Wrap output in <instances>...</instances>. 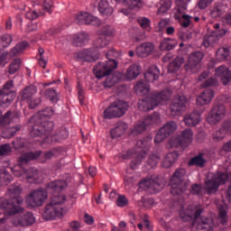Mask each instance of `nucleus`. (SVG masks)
I'll return each instance as SVG.
<instances>
[{"instance_id": "obj_1", "label": "nucleus", "mask_w": 231, "mask_h": 231, "mask_svg": "<svg viewBox=\"0 0 231 231\" xmlns=\"http://www.w3.org/2000/svg\"><path fill=\"white\" fill-rule=\"evenodd\" d=\"M42 152H31L23 153L17 159V165L11 168L14 176L19 178L21 181H27V183H41L42 181V174L35 168L27 170L24 165H28L29 162L37 160Z\"/></svg>"}, {"instance_id": "obj_2", "label": "nucleus", "mask_w": 231, "mask_h": 231, "mask_svg": "<svg viewBox=\"0 0 231 231\" xmlns=\"http://www.w3.org/2000/svg\"><path fill=\"white\" fill-rule=\"evenodd\" d=\"M203 214L202 206H189L187 210L183 208L180 211V217L182 221H192L191 231H214V222L208 218L199 216Z\"/></svg>"}, {"instance_id": "obj_3", "label": "nucleus", "mask_w": 231, "mask_h": 231, "mask_svg": "<svg viewBox=\"0 0 231 231\" xmlns=\"http://www.w3.org/2000/svg\"><path fill=\"white\" fill-rule=\"evenodd\" d=\"M228 180V174L224 172L208 173L205 180V187L200 184H193L190 192L199 198H203L207 194H216L220 185H225Z\"/></svg>"}, {"instance_id": "obj_4", "label": "nucleus", "mask_w": 231, "mask_h": 231, "mask_svg": "<svg viewBox=\"0 0 231 231\" xmlns=\"http://www.w3.org/2000/svg\"><path fill=\"white\" fill-rule=\"evenodd\" d=\"M23 192V188L21 186H11L7 190V196L11 198L10 199H4L0 202L1 210H5L9 216H14V214H19L23 212L21 205L24 201L21 193Z\"/></svg>"}, {"instance_id": "obj_5", "label": "nucleus", "mask_w": 231, "mask_h": 231, "mask_svg": "<svg viewBox=\"0 0 231 231\" xmlns=\"http://www.w3.org/2000/svg\"><path fill=\"white\" fill-rule=\"evenodd\" d=\"M55 115L53 107L49 106L44 110L38 112L29 121L30 124V134L32 138L37 136H42V131L48 129V118H51Z\"/></svg>"}, {"instance_id": "obj_6", "label": "nucleus", "mask_w": 231, "mask_h": 231, "mask_svg": "<svg viewBox=\"0 0 231 231\" xmlns=\"http://www.w3.org/2000/svg\"><path fill=\"white\" fill-rule=\"evenodd\" d=\"M172 91L171 89H164L162 91H155L150 97L138 101V107L140 111H152L158 106H162L171 100Z\"/></svg>"}, {"instance_id": "obj_7", "label": "nucleus", "mask_w": 231, "mask_h": 231, "mask_svg": "<svg viewBox=\"0 0 231 231\" xmlns=\"http://www.w3.org/2000/svg\"><path fill=\"white\" fill-rule=\"evenodd\" d=\"M68 201L66 195H54L51 199V202L46 205L42 214L43 218L47 221L53 220L56 217L64 216V203Z\"/></svg>"}, {"instance_id": "obj_8", "label": "nucleus", "mask_w": 231, "mask_h": 231, "mask_svg": "<svg viewBox=\"0 0 231 231\" xmlns=\"http://www.w3.org/2000/svg\"><path fill=\"white\" fill-rule=\"evenodd\" d=\"M106 60L99 61L94 67L93 71L97 79H103V77H107L109 73H111L114 69H116V68H118V61L115 60L116 59V57H118V52L116 50H110L106 54Z\"/></svg>"}, {"instance_id": "obj_9", "label": "nucleus", "mask_w": 231, "mask_h": 231, "mask_svg": "<svg viewBox=\"0 0 231 231\" xmlns=\"http://www.w3.org/2000/svg\"><path fill=\"white\" fill-rule=\"evenodd\" d=\"M187 171L185 169H178L175 171L170 180L171 194L173 196H180L187 190V181H185V175Z\"/></svg>"}, {"instance_id": "obj_10", "label": "nucleus", "mask_w": 231, "mask_h": 231, "mask_svg": "<svg viewBox=\"0 0 231 231\" xmlns=\"http://www.w3.org/2000/svg\"><path fill=\"white\" fill-rule=\"evenodd\" d=\"M160 122V114L158 112H154L143 119L139 120L137 124L134 125L132 134H142V133H144V131H147L149 128L157 125Z\"/></svg>"}, {"instance_id": "obj_11", "label": "nucleus", "mask_w": 231, "mask_h": 231, "mask_svg": "<svg viewBox=\"0 0 231 231\" xmlns=\"http://www.w3.org/2000/svg\"><path fill=\"white\" fill-rule=\"evenodd\" d=\"M129 107V104L125 101L117 100L113 102L103 113L104 118L111 120L113 118H120L125 115V111Z\"/></svg>"}, {"instance_id": "obj_12", "label": "nucleus", "mask_w": 231, "mask_h": 231, "mask_svg": "<svg viewBox=\"0 0 231 231\" xmlns=\"http://www.w3.org/2000/svg\"><path fill=\"white\" fill-rule=\"evenodd\" d=\"M48 127L45 128V130L42 131V135L40 136H44L43 137V143H51L53 142H62V140H66L68 138L69 134L68 130L63 129L59 133H53V127H55V125L53 122H49L45 123Z\"/></svg>"}, {"instance_id": "obj_13", "label": "nucleus", "mask_w": 231, "mask_h": 231, "mask_svg": "<svg viewBox=\"0 0 231 231\" xmlns=\"http://www.w3.org/2000/svg\"><path fill=\"white\" fill-rule=\"evenodd\" d=\"M46 199H48V190L44 189H33L25 198V202L29 208H35V207H42Z\"/></svg>"}, {"instance_id": "obj_14", "label": "nucleus", "mask_w": 231, "mask_h": 231, "mask_svg": "<svg viewBox=\"0 0 231 231\" xmlns=\"http://www.w3.org/2000/svg\"><path fill=\"white\" fill-rule=\"evenodd\" d=\"M137 147L139 150H129L125 154L123 155L124 160H129V158H135L134 161H132L130 163V167L133 171L136 170V168L142 163L143 158H145V151H143V141L137 142Z\"/></svg>"}, {"instance_id": "obj_15", "label": "nucleus", "mask_w": 231, "mask_h": 231, "mask_svg": "<svg viewBox=\"0 0 231 231\" xmlns=\"http://www.w3.org/2000/svg\"><path fill=\"white\" fill-rule=\"evenodd\" d=\"M12 88H14V81L9 80L4 85L3 89L0 90V97H2V100H0V106L8 107L13 100H15L16 94L15 92L12 91Z\"/></svg>"}, {"instance_id": "obj_16", "label": "nucleus", "mask_w": 231, "mask_h": 231, "mask_svg": "<svg viewBox=\"0 0 231 231\" xmlns=\"http://www.w3.org/2000/svg\"><path fill=\"white\" fill-rule=\"evenodd\" d=\"M226 115V107L223 105H217L209 111L207 116V122L209 123L210 125H216L225 118Z\"/></svg>"}, {"instance_id": "obj_17", "label": "nucleus", "mask_w": 231, "mask_h": 231, "mask_svg": "<svg viewBox=\"0 0 231 231\" xmlns=\"http://www.w3.org/2000/svg\"><path fill=\"white\" fill-rule=\"evenodd\" d=\"M205 55L201 51H196L190 54L188 63L185 65V69L188 73H198L201 65L200 62L203 60Z\"/></svg>"}, {"instance_id": "obj_18", "label": "nucleus", "mask_w": 231, "mask_h": 231, "mask_svg": "<svg viewBox=\"0 0 231 231\" xmlns=\"http://www.w3.org/2000/svg\"><path fill=\"white\" fill-rule=\"evenodd\" d=\"M185 107H187V97L183 94L175 96L170 106L171 116H178Z\"/></svg>"}, {"instance_id": "obj_19", "label": "nucleus", "mask_w": 231, "mask_h": 231, "mask_svg": "<svg viewBox=\"0 0 231 231\" xmlns=\"http://www.w3.org/2000/svg\"><path fill=\"white\" fill-rule=\"evenodd\" d=\"M100 35L101 37L97 38L93 43L96 50H102V48H106V46L109 44V42L107 39H106V37H113V35H115V29L109 25H106L101 29Z\"/></svg>"}, {"instance_id": "obj_20", "label": "nucleus", "mask_w": 231, "mask_h": 231, "mask_svg": "<svg viewBox=\"0 0 231 231\" xmlns=\"http://www.w3.org/2000/svg\"><path fill=\"white\" fill-rule=\"evenodd\" d=\"M139 189L152 190V192H160L163 189V184L160 182V178L151 177L139 182Z\"/></svg>"}, {"instance_id": "obj_21", "label": "nucleus", "mask_w": 231, "mask_h": 231, "mask_svg": "<svg viewBox=\"0 0 231 231\" xmlns=\"http://www.w3.org/2000/svg\"><path fill=\"white\" fill-rule=\"evenodd\" d=\"M75 23L77 24H92V26H100V19L93 16L88 12H79L76 14Z\"/></svg>"}, {"instance_id": "obj_22", "label": "nucleus", "mask_w": 231, "mask_h": 231, "mask_svg": "<svg viewBox=\"0 0 231 231\" xmlns=\"http://www.w3.org/2000/svg\"><path fill=\"white\" fill-rule=\"evenodd\" d=\"M99 57L100 55L95 49H84L76 54L77 60H84L85 62H93Z\"/></svg>"}, {"instance_id": "obj_23", "label": "nucleus", "mask_w": 231, "mask_h": 231, "mask_svg": "<svg viewBox=\"0 0 231 231\" xmlns=\"http://www.w3.org/2000/svg\"><path fill=\"white\" fill-rule=\"evenodd\" d=\"M215 75L220 79L223 86H228L231 82V70L225 65H220L215 69Z\"/></svg>"}, {"instance_id": "obj_24", "label": "nucleus", "mask_w": 231, "mask_h": 231, "mask_svg": "<svg viewBox=\"0 0 231 231\" xmlns=\"http://www.w3.org/2000/svg\"><path fill=\"white\" fill-rule=\"evenodd\" d=\"M214 97H216V92L213 89H205L197 97V106H208V104L212 102V98H214Z\"/></svg>"}, {"instance_id": "obj_25", "label": "nucleus", "mask_w": 231, "mask_h": 231, "mask_svg": "<svg viewBox=\"0 0 231 231\" xmlns=\"http://www.w3.org/2000/svg\"><path fill=\"white\" fill-rule=\"evenodd\" d=\"M35 223V217L32 212H27L23 217H17L13 220V225L14 226H30Z\"/></svg>"}, {"instance_id": "obj_26", "label": "nucleus", "mask_w": 231, "mask_h": 231, "mask_svg": "<svg viewBox=\"0 0 231 231\" xmlns=\"http://www.w3.org/2000/svg\"><path fill=\"white\" fill-rule=\"evenodd\" d=\"M20 117L21 113L7 111L2 117H0V127H6V125H10L12 122L19 120Z\"/></svg>"}, {"instance_id": "obj_27", "label": "nucleus", "mask_w": 231, "mask_h": 231, "mask_svg": "<svg viewBox=\"0 0 231 231\" xmlns=\"http://www.w3.org/2000/svg\"><path fill=\"white\" fill-rule=\"evenodd\" d=\"M129 126L127 125V124L120 121L117 122L116 124L115 128H113L110 131V136L113 140H115V138H120V136H124V134H125V131H127V128Z\"/></svg>"}, {"instance_id": "obj_28", "label": "nucleus", "mask_w": 231, "mask_h": 231, "mask_svg": "<svg viewBox=\"0 0 231 231\" xmlns=\"http://www.w3.org/2000/svg\"><path fill=\"white\" fill-rule=\"evenodd\" d=\"M183 122L188 127H196L199 122H201V114L192 112L184 116Z\"/></svg>"}, {"instance_id": "obj_29", "label": "nucleus", "mask_w": 231, "mask_h": 231, "mask_svg": "<svg viewBox=\"0 0 231 231\" xmlns=\"http://www.w3.org/2000/svg\"><path fill=\"white\" fill-rule=\"evenodd\" d=\"M105 82H103L104 88H113L116 84V82H120V80H124V73L122 72H115L113 75L111 73L107 74Z\"/></svg>"}, {"instance_id": "obj_30", "label": "nucleus", "mask_w": 231, "mask_h": 231, "mask_svg": "<svg viewBox=\"0 0 231 231\" xmlns=\"http://www.w3.org/2000/svg\"><path fill=\"white\" fill-rule=\"evenodd\" d=\"M226 134L231 136V121H226L222 128L213 134V138L214 140H223Z\"/></svg>"}, {"instance_id": "obj_31", "label": "nucleus", "mask_w": 231, "mask_h": 231, "mask_svg": "<svg viewBox=\"0 0 231 231\" xmlns=\"http://www.w3.org/2000/svg\"><path fill=\"white\" fill-rule=\"evenodd\" d=\"M129 9H121L119 12L124 15L129 16L130 10H142L143 8V1L142 0H128L126 5Z\"/></svg>"}, {"instance_id": "obj_32", "label": "nucleus", "mask_w": 231, "mask_h": 231, "mask_svg": "<svg viewBox=\"0 0 231 231\" xmlns=\"http://www.w3.org/2000/svg\"><path fill=\"white\" fill-rule=\"evenodd\" d=\"M185 64V58L177 56L168 66V73H178Z\"/></svg>"}, {"instance_id": "obj_33", "label": "nucleus", "mask_w": 231, "mask_h": 231, "mask_svg": "<svg viewBox=\"0 0 231 231\" xmlns=\"http://www.w3.org/2000/svg\"><path fill=\"white\" fill-rule=\"evenodd\" d=\"M140 69H142L140 65L138 64L131 65L127 69L125 75L123 74V80H134V79H136V77L140 75Z\"/></svg>"}, {"instance_id": "obj_34", "label": "nucleus", "mask_w": 231, "mask_h": 231, "mask_svg": "<svg viewBox=\"0 0 231 231\" xmlns=\"http://www.w3.org/2000/svg\"><path fill=\"white\" fill-rule=\"evenodd\" d=\"M152 51H154V45L151 42L143 43L136 49V54L139 57H148Z\"/></svg>"}, {"instance_id": "obj_35", "label": "nucleus", "mask_w": 231, "mask_h": 231, "mask_svg": "<svg viewBox=\"0 0 231 231\" xmlns=\"http://www.w3.org/2000/svg\"><path fill=\"white\" fill-rule=\"evenodd\" d=\"M66 187H68L66 180H54L48 184L47 190L48 192H60Z\"/></svg>"}, {"instance_id": "obj_36", "label": "nucleus", "mask_w": 231, "mask_h": 231, "mask_svg": "<svg viewBox=\"0 0 231 231\" xmlns=\"http://www.w3.org/2000/svg\"><path fill=\"white\" fill-rule=\"evenodd\" d=\"M144 79L147 82H154L160 79V69L156 66H151L144 74Z\"/></svg>"}, {"instance_id": "obj_37", "label": "nucleus", "mask_w": 231, "mask_h": 231, "mask_svg": "<svg viewBox=\"0 0 231 231\" xmlns=\"http://www.w3.org/2000/svg\"><path fill=\"white\" fill-rule=\"evenodd\" d=\"M179 136L183 143V147H189L192 143V140H194V133L189 128L183 130Z\"/></svg>"}, {"instance_id": "obj_38", "label": "nucleus", "mask_w": 231, "mask_h": 231, "mask_svg": "<svg viewBox=\"0 0 231 231\" xmlns=\"http://www.w3.org/2000/svg\"><path fill=\"white\" fill-rule=\"evenodd\" d=\"M176 160H178L177 152H169L165 155V157L162 162V167H164V169H169L172 165H174V162H176Z\"/></svg>"}, {"instance_id": "obj_39", "label": "nucleus", "mask_w": 231, "mask_h": 231, "mask_svg": "<svg viewBox=\"0 0 231 231\" xmlns=\"http://www.w3.org/2000/svg\"><path fill=\"white\" fill-rule=\"evenodd\" d=\"M176 40L171 38H164L160 43V50L162 51L174 50V48H176Z\"/></svg>"}, {"instance_id": "obj_40", "label": "nucleus", "mask_w": 231, "mask_h": 231, "mask_svg": "<svg viewBox=\"0 0 231 231\" xmlns=\"http://www.w3.org/2000/svg\"><path fill=\"white\" fill-rule=\"evenodd\" d=\"M89 41V35L86 32H79L73 37L74 46H84Z\"/></svg>"}, {"instance_id": "obj_41", "label": "nucleus", "mask_w": 231, "mask_h": 231, "mask_svg": "<svg viewBox=\"0 0 231 231\" xmlns=\"http://www.w3.org/2000/svg\"><path fill=\"white\" fill-rule=\"evenodd\" d=\"M192 0H176L175 5L177 6V12L175 14V19H180V14H183L187 10L189 3Z\"/></svg>"}, {"instance_id": "obj_42", "label": "nucleus", "mask_w": 231, "mask_h": 231, "mask_svg": "<svg viewBox=\"0 0 231 231\" xmlns=\"http://www.w3.org/2000/svg\"><path fill=\"white\" fill-rule=\"evenodd\" d=\"M205 163H207V160H205V158H203L202 154H199L195 157H192L189 162L188 165L189 167L195 166V167H205Z\"/></svg>"}, {"instance_id": "obj_43", "label": "nucleus", "mask_w": 231, "mask_h": 231, "mask_svg": "<svg viewBox=\"0 0 231 231\" xmlns=\"http://www.w3.org/2000/svg\"><path fill=\"white\" fill-rule=\"evenodd\" d=\"M134 89L137 95L145 97L149 93V84L145 81H140L135 85Z\"/></svg>"}, {"instance_id": "obj_44", "label": "nucleus", "mask_w": 231, "mask_h": 231, "mask_svg": "<svg viewBox=\"0 0 231 231\" xmlns=\"http://www.w3.org/2000/svg\"><path fill=\"white\" fill-rule=\"evenodd\" d=\"M98 10L102 15H111L113 14V7L109 6L107 0H101L99 2Z\"/></svg>"}, {"instance_id": "obj_45", "label": "nucleus", "mask_w": 231, "mask_h": 231, "mask_svg": "<svg viewBox=\"0 0 231 231\" xmlns=\"http://www.w3.org/2000/svg\"><path fill=\"white\" fill-rule=\"evenodd\" d=\"M172 6V1L171 0H161L160 7L157 11V15H163V14H167L171 7Z\"/></svg>"}, {"instance_id": "obj_46", "label": "nucleus", "mask_w": 231, "mask_h": 231, "mask_svg": "<svg viewBox=\"0 0 231 231\" xmlns=\"http://www.w3.org/2000/svg\"><path fill=\"white\" fill-rule=\"evenodd\" d=\"M37 93V87L29 86L22 92V99L23 100H30V98H33V95Z\"/></svg>"}, {"instance_id": "obj_47", "label": "nucleus", "mask_w": 231, "mask_h": 231, "mask_svg": "<svg viewBox=\"0 0 231 231\" xmlns=\"http://www.w3.org/2000/svg\"><path fill=\"white\" fill-rule=\"evenodd\" d=\"M230 55V50L228 48L221 47L216 52V59L218 62H224L226 59H228Z\"/></svg>"}, {"instance_id": "obj_48", "label": "nucleus", "mask_w": 231, "mask_h": 231, "mask_svg": "<svg viewBox=\"0 0 231 231\" xmlns=\"http://www.w3.org/2000/svg\"><path fill=\"white\" fill-rule=\"evenodd\" d=\"M28 48V43L26 42H22L18 43L15 47H14L11 51L10 55L11 57H17V55H20V53H23L24 50Z\"/></svg>"}, {"instance_id": "obj_49", "label": "nucleus", "mask_w": 231, "mask_h": 231, "mask_svg": "<svg viewBox=\"0 0 231 231\" xmlns=\"http://www.w3.org/2000/svg\"><path fill=\"white\" fill-rule=\"evenodd\" d=\"M216 42H217V38L212 32V34H206L204 36L202 46H204V48H210V46H214Z\"/></svg>"}, {"instance_id": "obj_50", "label": "nucleus", "mask_w": 231, "mask_h": 231, "mask_svg": "<svg viewBox=\"0 0 231 231\" xmlns=\"http://www.w3.org/2000/svg\"><path fill=\"white\" fill-rule=\"evenodd\" d=\"M168 136H171L172 133L178 129V125L174 121H170L166 123L162 128H161Z\"/></svg>"}, {"instance_id": "obj_51", "label": "nucleus", "mask_w": 231, "mask_h": 231, "mask_svg": "<svg viewBox=\"0 0 231 231\" xmlns=\"http://www.w3.org/2000/svg\"><path fill=\"white\" fill-rule=\"evenodd\" d=\"M21 64H23V61L21 60L20 58L14 59L9 65V69H8L9 75H14V73H17V71L21 69Z\"/></svg>"}, {"instance_id": "obj_52", "label": "nucleus", "mask_w": 231, "mask_h": 231, "mask_svg": "<svg viewBox=\"0 0 231 231\" xmlns=\"http://www.w3.org/2000/svg\"><path fill=\"white\" fill-rule=\"evenodd\" d=\"M223 14H225V7L221 5H217L210 10V17H212V19H217L221 17Z\"/></svg>"}, {"instance_id": "obj_53", "label": "nucleus", "mask_w": 231, "mask_h": 231, "mask_svg": "<svg viewBox=\"0 0 231 231\" xmlns=\"http://www.w3.org/2000/svg\"><path fill=\"white\" fill-rule=\"evenodd\" d=\"M180 14V19H176V21H180V26L182 28H189L190 26V23L192 22V16L189 14Z\"/></svg>"}, {"instance_id": "obj_54", "label": "nucleus", "mask_w": 231, "mask_h": 231, "mask_svg": "<svg viewBox=\"0 0 231 231\" xmlns=\"http://www.w3.org/2000/svg\"><path fill=\"white\" fill-rule=\"evenodd\" d=\"M17 131H21V125H17L14 127L11 128V129H7L3 131L2 133V137L8 139V138H12L14 137V134H16Z\"/></svg>"}, {"instance_id": "obj_55", "label": "nucleus", "mask_w": 231, "mask_h": 231, "mask_svg": "<svg viewBox=\"0 0 231 231\" xmlns=\"http://www.w3.org/2000/svg\"><path fill=\"white\" fill-rule=\"evenodd\" d=\"M45 97L48 100H51L53 104L59 102V95L53 88H49L45 91Z\"/></svg>"}, {"instance_id": "obj_56", "label": "nucleus", "mask_w": 231, "mask_h": 231, "mask_svg": "<svg viewBox=\"0 0 231 231\" xmlns=\"http://www.w3.org/2000/svg\"><path fill=\"white\" fill-rule=\"evenodd\" d=\"M12 180H14V178L8 171H4L0 172V187L3 185H8Z\"/></svg>"}, {"instance_id": "obj_57", "label": "nucleus", "mask_w": 231, "mask_h": 231, "mask_svg": "<svg viewBox=\"0 0 231 231\" xmlns=\"http://www.w3.org/2000/svg\"><path fill=\"white\" fill-rule=\"evenodd\" d=\"M137 23L143 30H151V20L149 18L141 16L137 19Z\"/></svg>"}, {"instance_id": "obj_58", "label": "nucleus", "mask_w": 231, "mask_h": 231, "mask_svg": "<svg viewBox=\"0 0 231 231\" xmlns=\"http://www.w3.org/2000/svg\"><path fill=\"white\" fill-rule=\"evenodd\" d=\"M59 154H60V152H59L58 149H52L49 152H46L44 154H43V158L44 160H42V163H44L46 162V160H51V158H55L57 156H59Z\"/></svg>"}, {"instance_id": "obj_59", "label": "nucleus", "mask_w": 231, "mask_h": 231, "mask_svg": "<svg viewBox=\"0 0 231 231\" xmlns=\"http://www.w3.org/2000/svg\"><path fill=\"white\" fill-rule=\"evenodd\" d=\"M169 145L171 148H176V147H185L183 146V143L181 142V137L177 136V137H172L170 141H169Z\"/></svg>"}, {"instance_id": "obj_60", "label": "nucleus", "mask_w": 231, "mask_h": 231, "mask_svg": "<svg viewBox=\"0 0 231 231\" xmlns=\"http://www.w3.org/2000/svg\"><path fill=\"white\" fill-rule=\"evenodd\" d=\"M44 15V12H37V11H28L26 13L27 19H30V21H33L37 19V17H42Z\"/></svg>"}, {"instance_id": "obj_61", "label": "nucleus", "mask_w": 231, "mask_h": 231, "mask_svg": "<svg viewBox=\"0 0 231 231\" xmlns=\"http://www.w3.org/2000/svg\"><path fill=\"white\" fill-rule=\"evenodd\" d=\"M12 152V147L8 143L0 145V156H9Z\"/></svg>"}, {"instance_id": "obj_62", "label": "nucleus", "mask_w": 231, "mask_h": 231, "mask_svg": "<svg viewBox=\"0 0 231 231\" xmlns=\"http://www.w3.org/2000/svg\"><path fill=\"white\" fill-rule=\"evenodd\" d=\"M169 136L162 128L158 131L155 138H154V143H162L165 138Z\"/></svg>"}, {"instance_id": "obj_63", "label": "nucleus", "mask_w": 231, "mask_h": 231, "mask_svg": "<svg viewBox=\"0 0 231 231\" xmlns=\"http://www.w3.org/2000/svg\"><path fill=\"white\" fill-rule=\"evenodd\" d=\"M159 162H160V155L158 153L152 154L149 156L148 164L150 165V167H152H152H156Z\"/></svg>"}, {"instance_id": "obj_64", "label": "nucleus", "mask_w": 231, "mask_h": 231, "mask_svg": "<svg viewBox=\"0 0 231 231\" xmlns=\"http://www.w3.org/2000/svg\"><path fill=\"white\" fill-rule=\"evenodd\" d=\"M12 35L10 34H4L2 37H1V42H2V46L3 48H8V46L10 44H12Z\"/></svg>"}]
</instances>
